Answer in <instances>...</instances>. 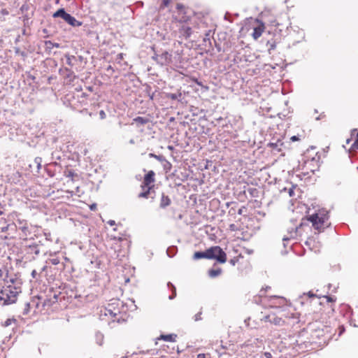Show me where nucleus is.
I'll list each match as a JSON object with an SVG mask.
<instances>
[{
    "instance_id": "nucleus-1",
    "label": "nucleus",
    "mask_w": 358,
    "mask_h": 358,
    "mask_svg": "<svg viewBox=\"0 0 358 358\" xmlns=\"http://www.w3.org/2000/svg\"><path fill=\"white\" fill-rule=\"evenodd\" d=\"M5 285L0 290V306H8L17 301V296L21 293L20 283L10 278L4 280Z\"/></svg>"
},
{
    "instance_id": "nucleus-2",
    "label": "nucleus",
    "mask_w": 358,
    "mask_h": 358,
    "mask_svg": "<svg viewBox=\"0 0 358 358\" xmlns=\"http://www.w3.org/2000/svg\"><path fill=\"white\" fill-rule=\"evenodd\" d=\"M328 214L327 210L321 209L316 213L310 215L308 220L312 223L313 227L315 229L320 231L329 225Z\"/></svg>"
},
{
    "instance_id": "nucleus-3",
    "label": "nucleus",
    "mask_w": 358,
    "mask_h": 358,
    "mask_svg": "<svg viewBox=\"0 0 358 358\" xmlns=\"http://www.w3.org/2000/svg\"><path fill=\"white\" fill-rule=\"evenodd\" d=\"M123 307L122 302L118 299L112 300L111 303L103 310V315L105 316H110L111 318H115L117 315L121 313V308Z\"/></svg>"
},
{
    "instance_id": "nucleus-4",
    "label": "nucleus",
    "mask_w": 358,
    "mask_h": 358,
    "mask_svg": "<svg viewBox=\"0 0 358 358\" xmlns=\"http://www.w3.org/2000/svg\"><path fill=\"white\" fill-rule=\"evenodd\" d=\"M206 251V259H216L220 263H224L227 261V255L219 246L211 247Z\"/></svg>"
},
{
    "instance_id": "nucleus-5",
    "label": "nucleus",
    "mask_w": 358,
    "mask_h": 358,
    "mask_svg": "<svg viewBox=\"0 0 358 358\" xmlns=\"http://www.w3.org/2000/svg\"><path fill=\"white\" fill-rule=\"evenodd\" d=\"M155 172L150 171L144 177L142 188L144 189L147 188L145 192H143L139 194L141 197H148L149 192L151 189L150 185L155 182Z\"/></svg>"
},
{
    "instance_id": "nucleus-6",
    "label": "nucleus",
    "mask_w": 358,
    "mask_h": 358,
    "mask_svg": "<svg viewBox=\"0 0 358 358\" xmlns=\"http://www.w3.org/2000/svg\"><path fill=\"white\" fill-rule=\"evenodd\" d=\"M178 10V14L175 16V20L180 23L186 22L189 20V17L185 15L184 6L182 4L177 5Z\"/></svg>"
},
{
    "instance_id": "nucleus-7",
    "label": "nucleus",
    "mask_w": 358,
    "mask_h": 358,
    "mask_svg": "<svg viewBox=\"0 0 358 358\" xmlns=\"http://www.w3.org/2000/svg\"><path fill=\"white\" fill-rule=\"evenodd\" d=\"M256 22L258 23V25L253 28L252 33V37L255 40L258 39L262 36L265 29L264 23L259 22L257 20H256Z\"/></svg>"
},
{
    "instance_id": "nucleus-8",
    "label": "nucleus",
    "mask_w": 358,
    "mask_h": 358,
    "mask_svg": "<svg viewBox=\"0 0 358 358\" xmlns=\"http://www.w3.org/2000/svg\"><path fill=\"white\" fill-rule=\"evenodd\" d=\"M298 236V227L292 228L291 230L287 231V234L283 236L282 241L284 242V246H286L285 242L292 239H296Z\"/></svg>"
},
{
    "instance_id": "nucleus-9",
    "label": "nucleus",
    "mask_w": 358,
    "mask_h": 358,
    "mask_svg": "<svg viewBox=\"0 0 358 358\" xmlns=\"http://www.w3.org/2000/svg\"><path fill=\"white\" fill-rule=\"evenodd\" d=\"M65 21L73 27H80L82 25L81 22L78 21L74 17L71 16L70 14H69Z\"/></svg>"
},
{
    "instance_id": "nucleus-10",
    "label": "nucleus",
    "mask_w": 358,
    "mask_h": 358,
    "mask_svg": "<svg viewBox=\"0 0 358 358\" xmlns=\"http://www.w3.org/2000/svg\"><path fill=\"white\" fill-rule=\"evenodd\" d=\"M69 13H66L64 8H60L57 11L53 13L52 17H62L64 20L66 19Z\"/></svg>"
},
{
    "instance_id": "nucleus-11",
    "label": "nucleus",
    "mask_w": 358,
    "mask_h": 358,
    "mask_svg": "<svg viewBox=\"0 0 358 358\" xmlns=\"http://www.w3.org/2000/svg\"><path fill=\"white\" fill-rule=\"evenodd\" d=\"M180 33L185 37H189L191 34V28L186 25H182Z\"/></svg>"
},
{
    "instance_id": "nucleus-12",
    "label": "nucleus",
    "mask_w": 358,
    "mask_h": 358,
    "mask_svg": "<svg viewBox=\"0 0 358 358\" xmlns=\"http://www.w3.org/2000/svg\"><path fill=\"white\" fill-rule=\"evenodd\" d=\"M176 334H168V335H162L159 339H162L165 341L169 342H174L176 341Z\"/></svg>"
},
{
    "instance_id": "nucleus-13",
    "label": "nucleus",
    "mask_w": 358,
    "mask_h": 358,
    "mask_svg": "<svg viewBox=\"0 0 358 358\" xmlns=\"http://www.w3.org/2000/svg\"><path fill=\"white\" fill-rule=\"evenodd\" d=\"M170 203H171V200L169 198V196L163 194L162 196V199H161L160 206L162 208H165V207L168 206L169 205H170Z\"/></svg>"
},
{
    "instance_id": "nucleus-14",
    "label": "nucleus",
    "mask_w": 358,
    "mask_h": 358,
    "mask_svg": "<svg viewBox=\"0 0 358 358\" xmlns=\"http://www.w3.org/2000/svg\"><path fill=\"white\" fill-rule=\"evenodd\" d=\"M314 162L317 163V162L315 160L314 158H312L311 160L305 161V166L306 167L307 171H310L312 172H314L315 169H313V167L311 166L312 164L314 163Z\"/></svg>"
},
{
    "instance_id": "nucleus-15",
    "label": "nucleus",
    "mask_w": 358,
    "mask_h": 358,
    "mask_svg": "<svg viewBox=\"0 0 358 358\" xmlns=\"http://www.w3.org/2000/svg\"><path fill=\"white\" fill-rule=\"evenodd\" d=\"M104 336L103 334L98 331L95 334V340L98 345H101L103 344Z\"/></svg>"
},
{
    "instance_id": "nucleus-16",
    "label": "nucleus",
    "mask_w": 358,
    "mask_h": 358,
    "mask_svg": "<svg viewBox=\"0 0 358 358\" xmlns=\"http://www.w3.org/2000/svg\"><path fill=\"white\" fill-rule=\"evenodd\" d=\"M270 145L274 149L278 150V151L281 150V147L283 145V142L280 140H278L276 143H271Z\"/></svg>"
},
{
    "instance_id": "nucleus-17",
    "label": "nucleus",
    "mask_w": 358,
    "mask_h": 358,
    "mask_svg": "<svg viewBox=\"0 0 358 358\" xmlns=\"http://www.w3.org/2000/svg\"><path fill=\"white\" fill-rule=\"evenodd\" d=\"M222 271L220 268L217 269H211L208 271V275L211 278H215L218 276L221 273Z\"/></svg>"
},
{
    "instance_id": "nucleus-18",
    "label": "nucleus",
    "mask_w": 358,
    "mask_h": 358,
    "mask_svg": "<svg viewBox=\"0 0 358 358\" xmlns=\"http://www.w3.org/2000/svg\"><path fill=\"white\" fill-rule=\"evenodd\" d=\"M206 251L205 252H196L194 255V259H199L201 258H206Z\"/></svg>"
},
{
    "instance_id": "nucleus-19",
    "label": "nucleus",
    "mask_w": 358,
    "mask_h": 358,
    "mask_svg": "<svg viewBox=\"0 0 358 358\" xmlns=\"http://www.w3.org/2000/svg\"><path fill=\"white\" fill-rule=\"evenodd\" d=\"M134 121L141 124H144L148 122V120L142 117H137L134 120Z\"/></svg>"
},
{
    "instance_id": "nucleus-20",
    "label": "nucleus",
    "mask_w": 358,
    "mask_h": 358,
    "mask_svg": "<svg viewBox=\"0 0 358 358\" xmlns=\"http://www.w3.org/2000/svg\"><path fill=\"white\" fill-rule=\"evenodd\" d=\"M15 320L14 318H8L7 319L4 323H3V326L4 327H8L10 325H11L13 323H15Z\"/></svg>"
},
{
    "instance_id": "nucleus-21",
    "label": "nucleus",
    "mask_w": 358,
    "mask_h": 358,
    "mask_svg": "<svg viewBox=\"0 0 358 358\" xmlns=\"http://www.w3.org/2000/svg\"><path fill=\"white\" fill-rule=\"evenodd\" d=\"M271 322H272L275 324L280 325L282 322V320L280 318L275 317L273 320H271Z\"/></svg>"
},
{
    "instance_id": "nucleus-22",
    "label": "nucleus",
    "mask_w": 358,
    "mask_h": 358,
    "mask_svg": "<svg viewBox=\"0 0 358 358\" xmlns=\"http://www.w3.org/2000/svg\"><path fill=\"white\" fill-rule=\"evenodd\" d=\"M162 57H164L165 59L167 62H169L171 60V55L168 52H165L162 55Z\"/></svg>"
},
{
    "instance_id": "nucleus-23",
    "label": "nucleus",
    "mask_w": 358,
    "mask_h": 358,
    "mask_svg": "<svg viewBox=\"0 0 358 358\" xmlns=\"http://www.w3.org/2000/svg\"><path fill=\"white\" fill-rule=\"evenodd\" d=\"M170 3V0H163L161 7H166Z\"/></svg>"
},
{
    "instance_id": "nucleus-24",
    "label": "nucleus",
    "mask_w": 358,
    "mask_h": 358,
    "mask_svg": "<svg viewBox=\"0 0 358 358\" xmlns=\"http://www.w3.org/2000/svg\"><path fill=\"white\" fill-rule=\"evenodd\" d=\"M99 115H100L101 119H104V118H106V113L103 110H101L99 112Z\"/></svg>"
},
{
    "instance_id": "nucleus-25",
    "label": "nucleus",
    "mask_w": 358,
    "mask_h": 358,
    "mask_svg": "<svg viewBox=\"0 0 358 358\" xmlns=\"http://www.w3.org/2000/svg\"><path fill=\"white\" fill-rule=\"evenodd\" d=\"M201 319V313H198V314L195 315V316H194V320L195 321H199Z\"/></svg>"
},
{
    "instance_id": "nucleus-26",
    "label": "nucleus",
    "mask_w": 358,
    "mask_h": 358,
    "mask_svg": "<svg viewBox=\"0 0 358 358\" xmlns=\"http://www.w3.org/2000/svg\"><path fill=\"white\" fill-rule=\"evenodd\" d=\"M47 43H49V44L52 45V47L59 48V43H52L50 41H48Z\"/></svg>"
},
{
    "instance_id": "nucleus-27",
    "label": "nucleus",
    "mask_w": 358,
    "mask_h": 358,
    "mask_svg": "<svg viewBox=\"0 0 358 358\" xmlns=\"http://www.w3.org/2000/svg\"><path fill=\"white\" fill-rule=\"evenodd\" d=\"M264 355L266 358H271L272 357L271 354L268 352H264Z\"/></svg>"
},
{
    "instance_id": "nucleus-28",
    "label": "nucleus",
    "mask_w": 358,
    "mask_h": 358,
    "mask_svg": "<svg viewBox=\"0 0 358 358\" xmlns=\"http://www.w3.org/2000/svg\"><path fill=\"white\" fill-rule=\"evenodd\" d=\"M290 140H291L292 141H299V137H298V136H292V137L290 138Z\"/></svg>"
},
{
    "instance_id": "nucleus-29",
    "label": "nucleus",
    "mask_w": 358,
    "mask_h": 358,
    "mask_svg": "<svg viewBox=\"0 0 358 358\" xmlns=\"http://www.w3.org/2000/svg\"><path fill=\"white\" fill-rule=\"evenodd\" d=\"M173 294L172 296H169V299H173L176 296V288L173 287Z\"/></svg>"
},
{
    "instance_id": "nucleus-30",
    "label": "nucleus",
    "mask_w": 358,
    "mask_h": 358,
    "mask_svg": "<svg viewBox=\"0 0 358 358\" xmlns=\"http://www.w3.org/2000/svg\"><path fill=\"white\" fill-rule=\"evenodd\" d=\"M273 299H278V300H280V303L284 302V299L283 298H279V297H277V296H273Z\"/></svg>"
},
{
    "instance_id": "nucleus-31",
    "label": "nucleus",
    "mask_w": 358,
    "mask_h": 358,
    "mask_svg": "<svg viewBox=\"0 0 358 358\" xmlns=\"http://www.w3.org/2000/svg\"><path fill=\"white\" fill-rule=\"evenodd\" d=\"M96 208V205L95 203H93L90 206V209L92 210H94Z\"/></svg>"
},
{
    "instance_id": "nucleus-32",
    "label": "nucleus",
    "mask_w": 358,
    "mask_h": 358,
    "mask_svg": "<svg viewBox=\"0 0 358 358\" xmlns=\"http://www.w3.org/2000/svg\"><path fill=\"white\" fill-rule=\"evenodd\" d=\"M197 358H206V355L203 353L199 354Z\"/></svg>"
},
{
    "instance_id": "nucleus-33",
    "label": "nucleus",
    "mask_w": 358,
    "mask_h": 358,
    "mask_svg": "<svg viewBox=\"0 0 358 358\" xmlns=\"http://www.w3.org/2000/svg\"><path fill=\"white\" fill-rule=\"evenodd\" d=\"M149 155H150V157H154L155 159H159V156H157V155H156L155 154L150 153Z\"/></svg>"
},
{
    "instance_id": "nucleus-34",
    "label": "nucleus",
    "mask_w": 358,
    "mask_h": 358,
    "mask_svg": "<svg viewBox=\"0 0 358 358\" xmlns=\"http://www.w3.org/2000/svg\"><path fill=\"white\" fill-rule=\"evenodd\" d=\"M108 224H110V226H113L115 224V222L114 220H109L108 222Z\"/></svg>"
},
{
    "instance_id": "nucleus-35",
    "label": "nucleus",
    "mask_w": 358,
    "mask_h": 358,
    "mask_svg": "<svg viewBox=\"0 0 358 358\" xmlns=\"http://www.w3.org/2000/svg\"><path fill=\"white\" fill-rule=\"evenodd\" d=\"M326 299H327L328 301H335V299L331 297V296H326Z\"/></svg>"
},
{
    "instance_id": "nucleus-36",
    "label": "nucleus",
    "mask_w": 358,
    "mask_h": 358,
    "mask_svg": "<svg viewBox=\"0 0 358 358\" xmlns=\"http://www.w3.org/2000/svg\"><path fill=\"white\" fill-rule=\"evenodd\" d=\"M4 271L2 269H0V280L3 277Z\"/></svg>"
},
{
    "instance_id": "nucleus-37",
    "label": "nucleus",
    "mask_w": 358,
    "mask_h": 358,
    "mask_svg": "<svg viewBox=\"0 0 358 358\" xmlns=\"http://www.w3.org/2000/svg\"><path fill=\"white\" fill-rule=\"evenodd\" d=\"M171 98L173 99H176L177 98V95L176 94H171Z\"/></svg>"
},
{
    "instance_id": "nucleus-38",
    "label": "nucleus",
    "mask_w": 358,
    "mask_h": 358,
    "mask_svg": "<svg viewBox=\"0 0 358 358\" xmlns=\"http://www.w3.org/2000/svg\"><path fill=\"white\" fill-rule=\"evenodd\" d=\"M35 274H36V271H33L31 273L32 276L35 277Z\"/></svg>"
},
{
    "instance_id": "nucleus-39",
    "label": "nucleus",
    "mask_w": 358,
    "mask_h": 358,
    "mask_svg": "<svg viewBox=\"0 0 358 358\" xmlns=\"http://www.w3.org/2000/svg\"><path fill=\"white\" fill-rule=\"evenodd\" d=\"M289 193V195L292 196V194H293V190L290 189Z\"/></svg>"
},
{
    "instance_id": "nucleus-40",
    "label": "nucleus",
    "mask_w": 358,
    "mask_h": 358,
    "mask_svg": "<svg viewBox=\"0 0 358 358\" xmlns=\"http://www.w3.org/2000/svg\"><path fill=\"white\" fill-rule=\"evenodd\" d=\"M350 139H348L346 143L348 144L350 143Z\"/></svg>"
},
{
    "instance_id": "nucleus-41",
    "label": "nucleus",
    "mask_w": 358,
    "mask_h": 358,
    "mask_svg": "<svg viewBox=\"0 0 358 358\" xmlns=\"http://www.w3.org/2000/svg\"><path fill=\"white\" fill-rule=\"evenodd\" d=\"M1 214H2V212L0 210V215H1Z\"/></svg>"
},
{
    "instance_id": "nucleus-42",
    "label": "nucleus",
    "mask_w": 358,
    "mask_h": 358,
    "mask_svg": "<svg viewBox=\"0 0 358 358\" xmlns=\"http://www.w3.org/2000/svg\"><path fill=\"white\" fill-rule=\"evenodd\" d=\"M357 169H358V167H357Z\"/></svg>"
}]
</instances>
